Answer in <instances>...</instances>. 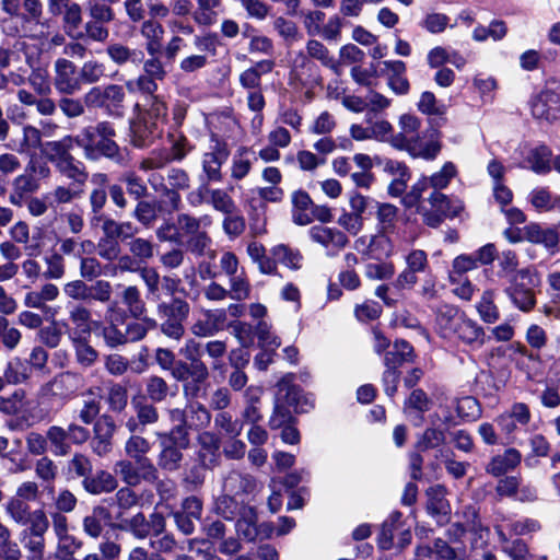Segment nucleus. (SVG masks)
I'll list each match as a JSON object with an SVG mask.
<instances>
[{
  "mask_svg": "<svg viewBox=\"0 0 560 560\" xmlns=\"http://www.w3.org/2000/svg\"><path fill=\"white\" fill-rule=\"evenodd\" d=\"M446 435L443 430L438 428H427L423 433L418 438L416 448L420 452H425L436 448L445 444Z\"/></svg>",
  "mask_w": 560,
  "mask_h": 560,
  "instance_id": "nucleus-62",
  "label": "nucleus"
},
{
  "mask_svg": "<svg viewBox=\"0 0 560 560\" xmlns=\"http://www.w3.org/2000/svg\"><path fill=\"white\" fill-rule=\"evenodd\" d=\"M101 387H90L82 393V402L77 411L78 419L84 425L92 424L101 412Z\"/></svg>",
  "mask_w": 560,
  "mask_h": 560,
  "instance_id": "nucleus-22",
  "label": "nucleus"
},
{
  "mask_svg": "<svg viewBox=\"0 0 560 560\" xmlns=\"http://www.w3.org/2000/svg\"><path fill=\"white\" fill-rule=\"evenodd\" d=\"M291 202L293 206L292 209V220L298 225H307L312 223L311 209L313 207V201L310 195L302 190H295L291 195Z\"/></svg>",
  "mask_w": 560,
  "mask_h": 560,
  "instance_id": "nucleus-32",
  "label": "nucleus"
},
{
  "mask_svg": "<svg viewBox=\"0 0 560 560\" xmlns=\"http://www.w3.org/2000/svg\"><path fill=\"white\" fill-rule=\"evenodd\" d=\"M522 462V454L514 447L506 448L502 454H498L488 462L485 467L487 474L493 477H502L506 472L515 469Z\"/></svg>",
  "mask_w": 560,
  "mask_h": 560,
  "instance_id": "nucleus-21",
  "label": "nucleus"
},
{
  "mask_svg": "<svg viewBox=\"0 0 560 560\" xmlns=\"http://www.w3.org/2000/svg\"><path fill=\"white\" fill-rule=\"evenodd\" d=\"M131 405L137 418L144 428L153 425L159 421L160 413L158 408L152 402H148L145 398H132Z\"/></svg>",
  "mask_w": 560,
  "mask_h": 560,
  "instance_id": "nucleus-56",
  "label": "nucleus"
},
{
  "mask_svg": "<svg viewBox=\"0 0 560 560\" xmlns=\"http://www.w3.org/2000/svg\"><path fill=\"white\" fill-rule=\"evenodd\" d=\"M230 151L228 144L219 139L212 138L209 150L203 154L202 168L208 182H221L222 164L228 160Z\"/></svg>",
  "mask_w": 560,
  "mask_h": 560,
  "instance_id": "nucleus-11",
  "label": "nucleus"
},
{
  "mask_svg": "<svg viewBox=\"0 0 560 560\" xmlns=\"http://www.w3.org/2000/svg\"><path fill=\"white\" fill-rule=\"evenodd\" d=\"M170 390L171 388L167 382L159 375H151L145 381L147 397L152 402L164 401L167 396L171 395ZM172 396H175V393H172Z\"/></svg>",
  "mask_w": 560,
  "mask_h": 560,
  "instance_id": "nucleus-54",
  "label": "nucleus"
},
{
  "mask_svg": "<svg viewBox=\"0 0 560 560\" xmlns=\"http://www.w3.org/2000/svg\"><path fill=\"white\" fill-rule=\"evenodd\" d=\"M77 362L83 368H91L98 359L97 350L92 347L85 336H71Z\"/></svg>",
  "mask_w": 560,
  "mask_h": 560,
  "instance_id": "nucleus-43",
  "label": "nucleus"
},
{
  "mask_svg": "<svg viewBox=\"0 0 560 560\" xmlns=\"http://www.w3.org/2000/svg\"><path fill=\"white\" fill-rule=\"evenodd\" d=\"M238 497L223 492L215 501V512L226 520H234L245 513V510L250 509L244 504Z\"/></svg>",
  "mask_w": 560,
  "mask_h": 560,
  "instance_id": "nucleus-35",
  "label": "nucleus"
},
{
  "mask_svg": "<svg viewBox=\"0 0 560 560\" xmlns=\"http://www.w3.org/2000/svg\"><path fill=\"white\" fill-rule=\"evenodd\" d=\"M114 472L129 487H137L142 481L153 482L158 479V468H155L153 474L148 472L147 475L142 469V465L136 464L128 457L115 463Z\"/></svg>",
  "mask_w": 560,
  "mask_h": 560,
  "instance_id": "nucleus-15",
  "label": "nucleus"
},
{
  "mask_svg": "<svg viewBox=\"0 0 560 560\" xmlns=\"http://www.w3.org/2000/svg\"><path fill=\"white\" fill-rule=\"evenodd\" d=\"M121 301L126 306L127 315L135 319L143 318L147 314V305L143 301L140 290L136 285H128L121 292Z\"/></svg>",
  "mask_w": 560,
  "mask_h": 560,
  "instance_id": "nucleus-37",
  "label": "nucleus"
},
{
  "mask_svg": "<svg viewBox=\"0 0 560 560\" xmlns=\"http://www.w3.org/2000/svg\"><path fill=\"white\" fill-rule=\"evenodd\" d=\"M116 130L112 122L100 121L95 126H86L80 133L72 136L77 147L83 150L86 161L97 162L102 156L112 161L120 159V148L114 141Z\"/></svg>",
  "mask_w": 560,
  "mask_h": 560,
  "instance_id": "nucleus-1",
  "label": "nucleus"
},
{
  "mask_svg": "<svg viewBox=\"0 0 560 560\" xmlns=\"http://www.w3.org/2000/svg\"><path fill=\"white\" fill-rule=\"evenodd\" d=\"M132 217L144 228H152L158 220V208L153 201L138 200Z\"/></svg>",
  "mask_w": 560,
  "mask_h": 560,
  "instance_id": "nucleus-60",
  "label": "nucleus"
},
{
  "mask_svg": "<svg viewBox=\"0 0 560 560\" xmlns=\"http://www.w3.org/2000/svg\"><path fill=\"white\" fill-rule=\"evenodd\" d=\"M83 489L94 495L110 493L118 487V481L113 474L107 470H97L82 480Z\"/></svg>",
  "mask_w": 560,
  "mask_h": 560,
  "instance_id": "nucleus-27",
  "label": "nucleus"
},
{
  "mask_svg": "<svg viewBox=\"0 0 560 560\" xmlns=\"http://www.w3.org/2000/svg\"><path fill=\"white\" fill-rule=\"evenodd\" d=\"M69 320L74 326L71 336H90L92 331V312L79 303L69 307Z\"/></svg>",
  "mask_w": 560,
  "mask_h": 560,
  "instance_id": "nucleus-33",
  "label": "nucleus"
},
{
  "mask_svg": "<svg viewBox=\"0 0 560 560\" xmlns=\"http://www.w3.org/2000/svg\"><path fill=\"white\" fill-rule=\"evenodd\" d=\"M120 182L126 185L129 196L133 197L136 200L144 199L148 196L145 182L135 171L122 173Z\"/></svg>",
  "mask_w": 560,
  "mask_h": 560,
  "instance_id": "nucleus-64",
  "label": "nucleus"
},
{
  "mask_svg": "<svg viewBox=\"0 0 560 560\" xmlns=\"http://www.w3.org/2000/svg\"><path fill=\"white\" fill-rule=\"evenodd\" d=\"M420 126L421 121L415 115H401L398 121L400 131L392 136V144L399 150H406L413 158L434 160L441 151V142L439 139L423 142L419 136Z\"/></svg>",
  "mask_w": 560,
  "mask_h": 560,
  "instance_id": "nucleus-3",
  "label": "nucleus"
},
{
  "mask_svg": "<svg viewBox=\"0 0 560 560\" xmlns=\"http://www.w3.org/2000/svg\"><path fill=\"white\" fill-rule=\"evenodd\" d=\"M55 167L61 177L70 182L69 184L84 190L89 179V172L81 161L73 156L62 163H58Z\"/></svg>",
  "mask_w": 560,
  "mask_h": 560,
  "instance_id": "nucleus-26",
  "label": "nucleus"
},
{
  "mask_svg": "<svg viewBox=\"0 0 560 560\" xmlns=\"http://www.w3.org/2000/svg\"><path fill=\"white\" fill-rule=\"evenodd\" d=\"M397 212H398V209L394 205H390V203L378 205V208L376 211V219H377L378 233L382 236H385V235L394 232V229L397 223Z\"/></svg>",
  "mask_w": 560,
  "mask_h": 560,
  "instance_id": "nucleus-50",
  "label": "nucleus"
},
{
  "mask_svg": "<svg viewBox=\"0 0 560 560\" xmlns=\"http://www.w3.org/2000/svg\"><path fill=\"white\" fill-rule=\"evenodd\" d=\"M46 441L48 450H50L55 456H66L71 451L66 429L60 425H50L46 430Z\"/></svg>",
  "mask_w": 560,
  "mask_h": 560,
  "instance_id": "nucleus-42",
  "label": "nucleus"
},
{
  "mask_svg": "<svg viewBox=\"0 0 560 560\" xmlns=\"http://www.w3.org/2000/svg\"><path fill=\"white\" fill-rule=\"evenodd\" d=\"M26 407V393L24 389H15L9 396H0V412L5 416H18Z\"/></svg>",
  "mask_w": 560,
  "mask_h": 560,
  "instance_id": "nucleus-51",
  "label": "nucleus"
},
{
  "mask_svg": "<svg viewBox=\"0 0 560 560\" xmlns=\"http://www.w3.org/2000/svg\"><path fill=\"white\" fill-rule=\"evenodd\" d=\"M317 67L305 50H299L291 60L290 74L299 82L306 84L316 77Z\"/></svg>",
  "mask_w": 560,
  "mask_h": 560,
  "instance_id": "nucleus-29",
  "label": "nucleus"
},
{
  "mask_svg": "<svg viewBox=\"0 0 560 560\" xmlns=\"http://www.w3.org/2000/svg\"><path fill=\"white\" fill-rule=\"evenodd\" d=\"M308 234L313 242L327 248L332 255L341 250L349 243L347 235L336 228L314 225L310 229Z\"/></svg>",
  "mask_w": 560,
  "mask_h": 560,
  "instance_id": "nucleus-16",
  "label": "nucleus"
},
{
  "mask_svg": "<svg viewBox=\"0 0 560 560\" xmlns=\"http://www.w3.org/2000/svg\"><path fill=\"white\" fill-rule=\"evenodd\" d=\"M258 490V482L254 476L237 469L230 470L222 481V491L233 494L245 501Z\"/></svg>",
  "mask_w": 560,
  "mask_h": 560,
  "instance_id": "nucleus-12",
  "label": "nucleus"
},
{
  "mask_svg": "<svg viewBox=\"0 0 560 560\" xmlns=\"http://www.w3.org/2000/svg\"><path fill=\"white\" fill-rule=\"evenodd\" d=\"M125 90L119 84L103 86V109L110 116L120 117L124 113Z\"/></svg>",
  "mask_w": 560,
  "mask_h": 560,
  "instance_id": "nucleus-30",
  "label": "nucleus"
},
{
  "mask_svg": "<svg viewBox=\"0 0 560 560\" xmlns=\"http://www.w3.org/2000/svg\"><path fill=\"white\" fill-rule=\"evenodd\" d=\"M52 85L61 95H74L81 91L78 67L66 57L54 61Z\"/></svg>",
  "mask_w": 560,
  "mask_h": 560,
  "instance_id": "nucleus-10",
  "label": "nucleus"
},
{
  "mask_svg": "<svg viewBox=\"0 0 560 560\" xmlns=\"http://www.w3.org/2000/svg\"><path fill=\"white\" fill-rule=\"evenodd\" d=\"M11 187L9 201L13 206L21 207L25 196L35 192L39 188V184L34 175L25 170L24 173L14 177Z\"/></svg>",
  "mask_w": 560,
  "mask_h": 560,
  "instance_id": "nucleus-28",
  "label": "nucleus"
},
{
  "mask_svg": "<svg viewBox=\"0 0 560 560\" xmlns=\"http://www.w3.org/2000/svg\"><path fill=\"white\" fill-rule=\"evenodd\" d=\"M540 283L538 273L533 268L520 269L509 280L504 293L522 312H530L536 305L535 288Z\"/></svg>",
  "mask_w": 560,
  "mask_h": 560,
  "instance_id": "nucleus-4",
  "label": "nucleus"
},
{
  "mask_svg": "<svg viewBox=\"0 0 560 560\" xmlns=\"http://www.w3.org/2000/svg\"><path fill=\"white\" fill-rule=\"evenodd\" d=\"M74 378V376L70 373H63L55 376L49 382L45 383L38 392V399L40 404H44L45 400L50 396H62L65 389H68L69 384Z\"/></svg>",
  "mask_w": 560,
  "mask_h": 560,
  "instance_id": "nucleus-48",
  "label": "nucleus"
},
{
  "mask_svg": "<svg viewBox=\"0 0 560 560\" xmlns=\"http://www.w3.org/2000/svg\"><path fill=\"white\" fill-rule=\"evenodd\" d=\"M127 313L118 306L117 302H112L106 307L105 323L102 328V338L109 348L126 346L125 322Z\"/></svg>",
  "mask_w": 560,
  "mask_h": 560,
  "instance_id": "nucleus-9",
  "label": "nucleus"
},
{
  "mask_svg": "<svg viewBox=\"0 0 560 560\" xmlns=\"http://www.w3.org/2000/svg\"><path fill=\"white\" fill-rule=\"evenodd\" d=\"M172 377L177 382H187L189 378L196 382H206L209 378V372L195 368L188 361L176 360L171 370Z\"/></svg>",
  "mask_w": 560,
  "mask_h": 560,
  "instance_id": "nucleus-40",
  "label": "nucleus"
},
{
  "mask_svg": "<svg viewBox=\"0 0 560 560\" xmlns=\"http://www.w3.org/2000/svg\"><path fill=\"white\" fill-rule=\"evenodd\" d=\"M465 313L448 304L441 305L436 310L435 325L438 332L445 339L454 338L458 322Z\"/></svg>",
  "mask_w": 560,
  "mask_h": 560,
  "instance_id": "nucleus-23",
  "label": "nucleus"
},
{
  "mask_svg": "<svg viewBox=\"0 0 560 560\" xmlns=\"http://www.w3.org/2000/svg\"><path fill=\"white\" fill-rule=\"evenodd\" d=\"M22 141L20 143H10L8 148L18 152L24 153L30 149H37L42 143V132L34 126L26 125L22 129Z\"/></svg>",
  "mask_w": 560,
  "mask_h": 560,
  "instance_id": "nucleus-59",
  "label": "nucleus"
},
{
  "mask_svg": "<svg viewBox=\"0 0 560 560\" xmlns=\"http://www.w3.org/2000/svg\"><path fill=\"white\" fill-rule=\"evenodd\" d=\"M454 338L460 342L471 347L472 349L481 348L486 342V332L477 322L468 318L465 314L457 324Z\"/></svg>",
  "mask_w": 560,
  "mask_h": 560,
  "instance_id": "nucleus-19",
  "label": "nucleus"
},
{
  "mask_svg": "<svg viewBox=\"0 0 560 560\" xmlns=\"http://www.w3.org/2000/svg\"><path fill=\"white\" fill-rule=\"evenodd\" d=\"M532 114L537 119L557 120L560 117V95L551 90L541 91L532 102Z\"/></svg>",
  "mask_w": 560,
  "mask_h": 560,
  "instance_id": "nucleus-17",
  "label": "nucleus"
},
{
  "mask_svg": "<svg viewBox=\"0 0 560 560\" xmlns=\"http://www.w3.org/2000/svg\"><path fill=\"white\" fill-rule=\"evenodd\" d=\"M149 546L155 551L154 555L173 553L178 547V542L172 533L164 527L163 532L150 536Z\"/></svg>",
  "mask_w": 560,
  "mask_h": 560,
  "instance_id": "nucleus-63",
  "label": "nucleus"
},
{
  "mask_svg": "<svg viewBox=\"0 0 560 560\" xmlns=\"http://www.w3.org/2000/svg\"><path fill=\"white\" fill-rule=\"evenodd\" d=\"M35 514L33 522L26 524V527L20 533V540L27 551L30 560H43L46 549V534L51 522L47 513Z\"/></svg>",
  "mask_w": 560,
  "mask_h": 560,
  "instance_id": "nucleus-7",
  "label": "nucleus"
},
{
  "mask_svg": "<svg viewBox=\"0 0 560 560\" xmlns=\"http://www.w3.org/2000/svg\"><path fill=\"white\" fill-rule=\"evenodd\" d=\"M52 532L57 539L56 546V558L73 556L77 550L82 546V542L78 540L73 535L69 533V520L68 517L52 516Z\"/></svg>",
  "mask_w": 560,
  "mask_h": 560,
  "instance_id": "nucleus-13",
  "label": "nucleus"
},
{
  "mask_svg": "<svg viewBox=\"0 0 560 560\" xmlns=\"http://www.w3.org/2000/svg\"><path fill=\"white\" fill-rule=\"evenodd\" d=\"M158 135V121L150 120L147 116L139 115L130 124V142L136 148L148 147Z\"/></svg>",
  "mask_w": 560,
  "mask_h": 560,
  "instance_id": "nucleus-20",
  "label": "nucleus"
},
{
  "mask_svg": "<svg viewBox=\"0 0 560 560\" xmlns=\"http://www.w3.org/2000/svg\"><path fill=\"white\" fill-rule=\"evenodd\" d=\"M108 58L117 66L132 65L139 67L144 59V52L138 48H131L121 43H113L106 47Z\"/></svg>",
  "mask_w": 560,
  "mask_h": 560,
  "instance_id": "nucleus-24",
  "label": "nucleus"
},
{
  "mask_svg": "<svg viewBox=\"0 0 560 560\" xmlns=\"http://www.w3.org/2000/svg\"><path fill=\"white\" fill-rule=\"evenodd\" d=\"M293 381L294 375L289 373L276 384L273 409L268 421L271 430H279L285 424L295 423L294 415L304 411L302 389Z\"/></svg>",
  "mask_w": 560,
  "mask_h": 560,
  "instance_id": "nucleus-2",
  "label": "nucleus"
},
{
  "mask_svg": "<svg viewBox=\"0 0 560 560\" xmlns=\"http://www.w3.org/2000/svg\"><path fill=\"white\" fill-rule=\"evenodd\" d=\"M270 254L276 264L280 262L293 270H299L302 267L303 256L301 252L289 245H276L270 249Z\"/></svg>",
  "mask_w": 560,
  "mask_h": 560,
  "instance_id": "nucleus-41",
  "label": "nucleus"
},
{
  "mask_svg": "<svg viewBox=\"0 0 560 560\" xmlns=\"http://www.w3.org/2000/svg\"><path fill=\"white\" fill-rule=\"evenodd\" d=\"M143 322H125V332H126V345L135 343L143 340L149 329H153L158 326L155 319L147 317L145 315L141 318Z\"/></svg>",
  "mask_w": 560,
  "mask_h": 560,
  "instance_id": "nucleus-49",
  "label": "nucleus"
},
{
  "mask_svg": "<svg viewBox=\"0 0 560 560\" xmlns=\"http://www.w3.org/2000/svg\"><path fill=\"white\" fill-rule=\"evenodd\" d=\"M525 241L541 244L547 248L558 246L559 233L551 228L544 229L537 223H529L523 228Z\"/></svg>",
  "mask_w": 560,
  "mask_h": 560,
  "instance_id": "nucleus-31",
  "label": "nucleus"
},
{
  "mask_svg": "<svg viewBox=\"0 0 560 560\" xmlns=\"http://www.w3.org/2000/svg\"><path fill=\"white\" fill-rule=\"evenodd\" d=\"M74 145L72 136H66L60 140L47 142L49 161L56 166L58 163L73 158L71 150Z\"/></svg>",
  "mask_w": 560,
  "mask_h": 560,
  "instance_id": "nucleus-46",
  "label": "nucleus"
},
{
  "mask_svg": "<svg viewBox=\"0 0 560 560\" xmlns=\"http://www.w3.org/2000/svg\"><path fill=\"white\" fill-rule=\"evenodd\" d=\"M428 511L433 515H446L450 513V504L445 498L446 489L442 485H435L427 490Z\"/></svg>",
  "mask_w": 560,
  "mask_h": 560,
  "instance_id": "nucleus-47",
  "label": "nucleus"
},
{
  "mask_svg": "<svg viewBox=\"0 0 560 560\" xmlns=\"http://www.w3.org/2000/svg\"><path fill=\"white\" fill-rule=\"evenodd\" d=\"M413 359V348L405 340H397L393 348L385 352L384 363L388 369L398 370V366Z\"/></svg>",
  "mask_w": 560,
  "mask_h": 560,
  "instance_id": "nucleus-39",
  "label": "nucleus"
},
{
  "mask_svg": "<svg viewBox=\"0 0 560 560\" xmlns=\"http://www.w3.org/2000/svg\"><path fill=\"white\" fill-rule=\"evenodd\" d=\"M247 254L250 259L258 265V269L264 275H276L278 268L276 261L266 255V249L258 242H250L247 246Z\"/></svg>",
  "mask_w": 560,
  "mask_h": 560,
  "instance_id": "nucleus-45",
  "label": "nucleus"
},
{
  "mask_svg": "<svg viewBox=\"0 0 560 560\" xmlns=\"http://www.w3.org/2000/svg\"><path fill=\"white\" fill-rule=\"evenodd\" d=\"M158 315L165 320L174 319H187L190 306L188 302L180 298H174L171 302H161L156 307Z\"/></svg>",
  "mask_w": 560,
  "mask_h": 560,
  "instance_id": "nucleus-44",
  "label": "nucleus"
},
{
  "mask_svg": "<svg viewBox=\"0 0 560 560\" xmlns=\"http://www.w3.org/2000/svg\"><path fill=\"white\" fill-rule=\"evenodd\" d=\"M106 67L98 60H88L79 69L81 86L83 84H95L106 77Z\"/></svg>",
  "mask_w": 560,
  "mask_h": 560,
  "instance_id": "nucleus-58",
  "label": "nucleus"
},
{
  "mask_svg": "<svg viewBox=\"0 0 560 560\" xmlns=\"http://www.w3.org/2000/svg\"><path fill=\"white\" fill-rule=\"evenodd\" d=\"M187 417V423L191 430H203L211 422L210 411L198 401L188 404Z\"/></svg>",
  "mask_w": 560,
  "mask_h": 560,
  "instance_id": "nucleus-61",
  "label": "nucleus"
},
{
  "mask_svg": "<svg viewBox=\"0 0 560 560\" xmlns=\"http://www.w3.org/2000/svg\"><path fill=\"white\" fill-rule=\"evenodd\" d=\"M151 450L152 443L141 434L129 435L124 444L125 455L132 459L136 464L142 465V469L147 474H153L155 468H158L148 457V454L151 452Z\"/></svg>",
  "mask_w": 560,
  "mask_h": 560,
  "instance_id": "nucleus-14",
  "label": "nucleus"
},
{
  "mask_svg": "<svg viewBox=\"0 0 560 560\" xmlns=\"http://www.w3.org/2000/svg\"><path fill=\"white\" fill-rule=\"evenodd\" d=\"M26 65L31 69L27 82L39 96H49L52 92V80H50L48 67L40 65L39 59L33 56H26Z\"/></svg>",
  "mask_w": 560,
  "mask_h": 560,
  "instance_id": "nucleus-18",
  "label": "nucleus"
},
{
  "mask_svg": "<svg viewBox=\"0 0 560 560\" xmlns=\"http://www.w3.org/2000/svg\"><path fill=\"white\" fill-rule=\"evenodd\" d=\"M166 527V518L161 512L154 511L147 517L144 513L138 512L124 520L117 525L120 530L129 533L138 540L150 538L152 534H159Z\"/></svg>",
  "mask_w": 560,
  "mask_h": 560,
  "instance_id": "nucleus-8",
  "label": "nucleus"
},
{
  "mask_svg": "<svg viewBox=\"0 0 560 560\" xmlns=\"http://www.w3.org/2000/svg\"><path fill=\"white\" fill-rule=\"evenodd\" d=\"M161 451L158 455V468L165 471H176L180 468L184 455L182 448L165 441H161Z\"/></svg>",
  "mask_w": 560,
  "mask_h": 560,
  "instance_id": "nucleus-36",
  "label": "nucleus"
},
{
  "mask_svg": "<svg viewBox=\"0 0 560 560\" xmlns=\"http://www.w3.org/2000/svg\"><path fill=\"white\" fill-rule=\"evenodd\" d=\"M529 202L540 212L551 211L560 202V198L555 196L549 189L539 187L535 188L529 194Z\"/></svg>",
  "mask_w": 560,
  "mask_h": 560,
  "instance_id": "nucleus-55",
  "label": "nucleus"
},
{
  "mask_svg": "<svg viewBox=\"0 0 560 560\" xmlns=\"http://www.w3.org/2000/svg\"><path fill=\"white\" fill-rule=\"evenodd\" d=\"M419 213L423 222L431 228H438L445 218L457 217L464 209L463 202L442 191H430L428 197L421 198Z\"/></svg>",
  "mask_w": 560,
  "mask_h": 560,
  "instance_id": "nucleus-5",
  "label": "nucleus"
},
{
  "mask_svg": "<svg viewBox=\"0 0 560 560\" xmlns=\"http://www.w3.org/2000/svg\"><path fill=\"white\" fill-rule=\"evenodd\" d=\"M4 512L16 525L25 526L33 522L35 513H46L43 509L32 510L31 503L12 495L4 504Z\"/></svg>",
  "mask_w": 560,
  "mask_h": 560,
  "instance_id": "nucleus-25",
  "label": "nucleus"
},
{
  "mask_svg": "<svg viewBox=\"0 0 560 560\" xmlns=\"http://www.w3.org/2000/svg\"><path fill=\"white\" fill-rule=\"evenodd\" d=\"M199 450V458L206 464H215L218 453L221 446L220 438L211 431H202L197 436Z\"/></svg>",
  "mask_w": 560,
  "mask_h": 560,
  "instance_id": "nucleus-38",
  "label": "nucleus"
},
{
  "mask_svg": "<svg viewBox=\"0 0 560 560\" xmlns=\"http://www.w3.org/2000/svg\"><path fill=\"white\" fill-rule=\"evenodd\" d=\"M207 203L211 205V207L223 214H230V212L236 211V203L230 194L220 188H210L208 191Z\"/></svg>",
  "mask_w": 560,
  "mask_h": 560,
  "instance_id": "nucleus-53",
  "label": "nucleus"
},
{
  "mask_svg": "<svg viewBox=\"0 0 560 560\" xmlns=\"http://www.w3.org/2000/svg\"><path fill=\"white\" fill-rule=\"evenodd\" d=\"M457 175V168L453 162H446L442 168L431 176H422L404 197L406 207H415L420 203L422 195L429 189L431 191H442L451 180Z\"/></svg>",
  "mask_w": 560,
  "mask_h": 560,
  "instance_id": "nucleus-6",
  "label": "nucleus"
},
{
  "mask_svg": "<svg viewBox=\"0 0 560 560\" xmlns=\"http://www.w3.org/2000/svg\"><path fill=\"white\" fill-rule=\"evenodd\" d=\"M250 154H253L252 150L247 147H241L236 151L233 156L232 167H231V176L236 180H241L245 178L253 165V161L250 159Z\"/></svg>",
  "mask_w": 560,
  "mask_h": 560,
  "instance_id": "nucleus-52",
  "label": "nucleus"
},
{
  "mask_svg": "<svg viewBox=\"0 0 560 560\" xmlns=\"http://www.w3.org/2000/svg\"><path fill=\"white\" fill-rule=\"evenodd\" d=\"M107 514L108 512L104 506L98 505L93 508L92 513L85 515L82 520L84 534L93 539L100 538L104 529L101 518Z\"/></svg>",
  "mask_w": 560,
  "mask_h": 560,
  "instance_id": "nucleus-57",
  "label": "nucleus"
},
{
  "mask_svg": "<svg viewBox=\"0 0 560 560\" xmlns=\"http://www.w3.org/2000/svg\"><path fill=\"white\" fill-rule=\"evenodd\" d=\"M305 51L311 59L318 61L323 67L339 74V62L335 59L328 47L320 40L311 38L306 42Z\"/></svg>",
  "mask_w": 560,
  "mask_h": 560,
  "instance_id": "nucleus-34",
  "label": "nucleus"
}]
</instances>
